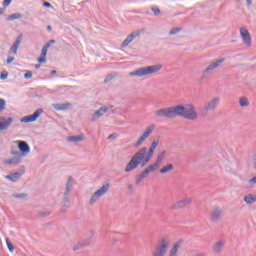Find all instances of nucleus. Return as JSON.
<instances>
[{"label": "nucleus", "mask_w": 256, "mask_h": 256, "mask_svg": "<svg viewBox=\"0 0 256 256\" xmlns=\"http://www.w3.org/2000/svg\"><path fill=\"white\" fill-rule=\"evenodd\" d=\"M21 41H23V34H20L13 45L10 47L8 51V55H17V51L19 50V46L21 45Z\"/></svg>", "instance_id": "nucleus-12"}, {"label": "nucleus", "mask_w": 256, "mask_h": 256, "mask_svg": "<svg viewBox=\"0 0 256 256\" xmlns=\"http://www.w3.org/2000/svg\"><path fill=\"white\" fill-rule=\"evenodd\" d=\"M34 67L35 69H39L41 67V64H36Z\"/></svg>", "instance_id": "nucleus-56"}, {"label": "nucleus", "mask_w": 256, "mask_h": 256, "mask_svg": "<svg viewBox=\"0 0 256 256\" xmlns=\"http://www.w3.org/2000/svg\"><path fill=\"white\" fill-rule=\"evenodd\" d=\"M13 61H15V57L8 55V58L6 60L7 65H11V63H13Z\"/></svg>", "instance_id": "nucleus-43"}, {"label": "nucleus", "mask_w": 256, "mask_h": 256, "mask_svg": "<svg viewBox=\"0 0 256 256\" xmlns=\"http://www.w3.org/2000/svg\"><path fill=\"white\" fill-rule=\"evenodd\" d=\"M135 37H137V35L135 34L128 35L127 38L122 42V47H127L129 43L133 42V39H135Z\"/></svg>", "instance_id": "nucleus-26"}, {"label": "nucleus", "mask_w": 256, "mask_h": 256, "mask_svg": "<svg viewBox=\"0 0 256 256\" xmlns=\"http://www.w3.org/2000/svg\"><path fill=\"white\" fill-rule=\"evenodd\" d=\"M21 175H23V174L19 173V172H15L10 175H7L6 179H8V181H11L12 183H17V181H19V179H21Z\"/></svg>", "instance_id": "nucleus-22"}, {"label": "nucleus", "mask_w": 256, "mask_h": 256, "mask_svg": "<svg viewBox=\"0 0 256 256\" xmlns=\"http://www.w3.org/2000/svg\"><path fill=\"white\" fill-rule=\"evenodd\" d=\"M154 153H155V150H150V148H149V149H147L146 155L153 157Z\"/></svg>", "instance_id": "nucleus-49"}, {"label": "nucleus", "mask_w": 256, "mask_h": 256, "mask_svg": "<svg viewBox=\"0 0 256 256\" xmlns=\"http://www.w3.org/2000/svg\"><path fill=\"white\" fill-rule=\"evenodd\" d=\"M240 35L245 45H247L248 47H251V34L249 33V30L245 28H241Z\"/></svg>", "instance_id": "nucleus-17"}, {"label": "nucleus", "mask_w": 256, "mask_h": 256, "mask_svg": "<svg viewBox=\"0 0 256 256\" xmlns=\"http://www.w3.org/2000/svg\"><path fill=\"white\" fill-rule=\"evenodd\" d=\"M64 203H69V192L67 191L64 193Z\"/></svg>", "instance_id": "nucleus-48"}, {"label": "nucleus", "mask_w": 256, "mask_h": 256, "mask_svg": "<svg viewBox=\"0 0 256 256\" xmlns=\"http://www.w3.org/2000/svg\"><path fill=\"white\" fill-rule=\"evenodd\" d=\"M38 63H47V58L46 56H41L37 58Z\"/></svg>", "instance_id": "nucleus-44"}, {"label": "nucleus", "mask_w": 256, "mask_h": 256, "mask_svg": "<svg viewBox=\"0 0 256 256\" xmlns=\"http://www.w3.org/2000/svg\"><path fill=\"white\" fill-rule=\"evenodd\" d=\"M220 219H221V208L215 206L212 208V211L210 212V221H212V223H219Z\"/></svg>", "instance_id": "nucleus-13"}, {"label": "nucleus", "mask_w": 256, "mask_h": 256, "mask_svg": "<svg viewBox=\"0 0 256 256\" xmlns=\"http://www.w3.org/2000/svg\"><path fill=\"white\" fill-rule=\"evenodd\" d=\"M113 79H115V75L109 74V75L106 76V78L104 79V83H109L110 81H113Z\"/></svg>", "instance_id": "nucleus-40"}, {"label": "nucleus", "mask_w": 256, "mask_h": 256, "mask_svg": "<svg viewBox=\"0 0 256 256\" xmlns=\"http://www.w3.org/2000/svg\"><path fill=\"white\" fill-rule=\"evenodd\" d=\"M249 183H251V185H255L256 184V176H254L253 178H251L249 180Z\"/></svg>", "instance_id": "nucleus-50"}, {"label": "nucleus", "mask_w": 256, "mask_h": 256, "mask_svg": "<svg viewBox=\"0 0 256 256\" xmlns=\"http://www.w3.org/2000/svg\"><path fill=\"white\" fill-rule=\"evenodd\" d=\"M55 111H67L71 107V103H62V104H52Z\"/></svg>", "instance_id": "nucleus-21"}, {"label": "nucleus", "mask_w": 256, "mask_h": 256, "mask_svg": "<svg viewBox=\"0 0 256 256\" xmlns=\"http://www.w3.org/2000/svg\"><path fill=\"white\" fill-rule=\"evenodd\" d=\"M181 245H183V239H179L177 242H175L173 247L179 251V249H181Z\"/></svg>", "instance_id": "nucleus-38"}, {"label": "nucleus", "mask_w": 256, "mask_h": 256, "mask_svg": "<svg viewBox=\"0 0 256 256\" xmlns=\"http://www.w3.org/2000/svg\"><path fill=\"white\" fill-rule=\"evenodd\" d=\"M5 105H6V102H5V99H0V112L1 111H4L5 109Z\"/></svg>", "instance_id": "nucleus-42"}, {"label": "nucleus", "mask_w": 256, "mask_h": 256, "mask_svg": "<svg viewBox=\"0 0 256 256\" xmlns=\"http://www.w3.org/2000/svg\"><path fill=\"white\" fill-rule=\"evenodd\" d=\"M160 69H163V66L161 64L145 66V67L138 68L133 72H130L129 76L130 77H145L147 75H153L155 73H159Z\"/></svg>", "instance_id": "nucleus-3"}, {"label": "nucleus", "mask_w": 256, "mask_h": 256, "mask_svg": "<svg viewBox=\"0 0 256 256\" xmlns=\"http://www.w3.org/2000/svg\"><path fill=\"white\" fill-rule=\"evenodd\" d=\"M48 49H49V44H46V45L43 46L42 51H41V56L42 57H47Z\"/></svg>", "instance_id": "nucleus-37"}, {"label": "nucleus", "mask_w": 256, "mask_h": 256, "mask_svg": "<svg viewBox=\"0 0 256 256\" xmlns=\"http://www.w3.org/2000/svg\"><path fill=\"white\" fill-rule=\"evenodd\" d=\"M43 113V109L39 108L37 109L32 115L25 116L21 118V123H35L36 120L41 117V114Z\"/></svg>", "instance_id": "nucleus-10"}, {"label": "nucleus", "mask_w": 256, "mask_h": 256, "mask_svg": "<svg viewBox=\"0 0 256 256\" xmlns=\"http://www.w3.org/2000/svg\"><path fill=\"white\" fill-rule=\"evenodd\" d=\"M219 102V97H214L211 100L207 101L200 109V115H202V117H205L207 114L215 112V109L219 107Z\"/></svg>", "instance_id": "nucleus-5"}, {"label": "nucleus", "mask_w": 256, "mask_h": 256, "mask_svg": "<svg viewBox=\"0 0 256 256\" xmlns=\"http://www.w3.org/2000/svg\"><path fill=\"white\" fill-rule=\"evenodd\" d=\"M117 137H119V135L117 133H113V134H110L108 136V139L109 140H115V139H117Z\"/></svg>", "instance_id": "nucleus-46"}, {"label": "nucleus", "mask_w": 256, "mask_h": 256, "mask_svg": "<svg viewBox=\"0 0 256 256\" xmlns=\"http://www.w3.org/2000/svg\"><path fill=\"white\" fill-rule=\"evenodd\" d=\"M151 11L154 13L155 17H159L161 15V9L157 6H151Z\"/></svg>", "instance_id": "nucleus-32"}, {"label": "nucleus", "mask_w": 256, "mask_h": 256, "mask_svg": "<svg viewBox=\"0 0 256 256\" xmlns=\"http://www.w3.org/2000/svg\"><path fill=\"white\" fill-rule=\"evenodd\" d=\"M47 31H53V28L51 26H47Z\"/></svg>", "instance_id": "nucleus-55"}, {"label": "nucleus", "mask_w": 256, "mask_h": 256, "mask_svg": "<svg viewBox=\"0 0 256 256\" xmlns=\"http://www.w3.org/2000/svg\"><path fill=\"white\" fill-rule=\"evenodd\" d=\"M128 189H133V184H129Z\"/></svg>", "instance_id": "nucleus-57"}, {"label": "nucleus", "mask_w": 256, "mask_h": 256, "mask_svg": "<svg viewBox=\"0 0 256 256\" xmlns=\"http://www.w3.org/2000/svg\"><path fill=\"white\" fill-rule=\"evenodd\" d=\"M167 251H169V239L162 237L156 243L152 256H165Z\"/></svg>", "instance_id": "nucleus-4"}, {"label": "nucleus", "mask_w": 256, "mask_h": 256, "mask_svg": "<svg viewBox=\"0 0 256 256\" xmlns=\"http://www.w3.org/2000/svg\"><path fill=\"white\" fill-rule=\"evenodd\" d=\"M221 63H225V58H220L218 60L212 61L208 65V67L203 71L201 80L203 81V79H207L209 77V73H211L212 71H215V69H217V67H220Z\"/></svg>", "instance_id": "nucleus-6"}, {"label": "nucleus", "mask_w": 256, "mask_h": 256, "mask_svg": "<svg viewBox=\"0 0 256 256\" xmlns=\"http://www.w3.org/2000/svg\"><path fill=\"white\" fill-rule=\"evenodd\" d=\"M16 144L18 145V149L20 151V152L18 151V155L25 158L26 155H29V153H31V147L26 141L17 140Z\"/></svg>", "instance_id": "nucleus-8"}, {"label": "nucleus", "mask_w": 256, "mask_h": 256, "mask_svg": "<svg viewBox=\"0 0 256 256\" xmlns=\"http://www.w3.org/2000/svg\"><path fill=\"white\" fill-rule=\"evenodd\" d=\"M240 107H249V99L247 97H242L239 100Z\"/></svg>", "instance_id": "nucleus-31"}, {"label": "nucleus", "mask_w": 256, "mask_h": 256, "mask_svg": "<svg viewBox=\"0 0 256 256\" xmlns=\"http://www.w3.org/2000/svg\"><path fill=\"white\" fill-rule=\"evenodd\" d=\"M181 27H176V28H172L170 31H169V35H177V33H179L181 31Z\"/></svg>", "instance_id": "nucleus-39"}, {"label": "nucleus", "mask_w": 256, "mask_h": 256, "mask_svg": "<svg viewBox=\"0 0 256 256\" xmlns=\"http://www.w3.org/2000/svg\"><path fill=\"white\" fill-rule=\"evenodd\" d=\"M11 123H13V118L9 117L8 119L1 116L0 117V131H5V129H9L11 126Z\"/></svg>", "instance_id": "nucleus-18"}, {"label": "nucleus", "mask_w": 256, "mask_h": 256, "mask_svg": "<svg viewBox=\"0 0 256 256\" xmlns=\"http://www.w3.org/2000/svg\"><path fill=\"white\" fill-rule=\"evenodd\" d=\"M12 197L14 199H27L28 194L27 193L12 194Z\"/></svg>", "instance_id": "nucleus-33"}, {"label": "nucleus", "mask_w": 256, "mask_h": 256, "mask_svg": "<svg viewBox=\"0 0 256 256\" xmlns=\"http://www.w3.org/2000/svg\"><path fill=\"white\" fill-rule=\"evenodd\" d=\"M159 145V140H153L149 149L152 151H155V149H157V146Z\"/></svg>", "instance_id": "nucleus-36"}, {"label": "nucleus", "mask_w": 256, "mask_h": 256, "mask_svg": "<svg viewBox=\"0 0 256 256\" xmlns=\"http://www.w3.org/2000/svg\"><path fill=\"white\" fill-rule=\"evenodd\" d=\"M179 250H176L173 246H172V248L170 249V255L169 256H175V255H177V252H178Z\"/></svg>", "instance_id": "nucleus-47"}, {"label": "nucleus", "mask_w": 256, "mask_h": 256, "mask_svg": "<svg viewBox=\"0 0 256 256\" xmlns=\"http://www.w3.org/2000/svg\"><path fill=\"white\" fill-rule=\"evenodd\" d=\"M156 117H164L165 119H175V117H182L189 121H196L197 111L192 104L176 105L168 108H161L154 112Z\"/></svg>", "instance_id": "nucleus-1"}, {"label": "nucleus", "mask_w": 256, "mask_h": 256, "mask_svg": "<svg viewBox=\"0 0 256 256\" xmlns=\"http://www.w3.org/2000/svg\"><path fill=\"white\" fill-rule=\"evenodd\" d=\"M6 245L10 253H13V251H15V246H13V243H11V240H9V238L6 239Z\"/></svg>", "instance_id": "nucleus-34"}, {"label": "nucleus", "mask_w": 256, "mask_h": 256, "mask_svg": "<svg viewBox=\"0 0 256 256\" xmlns=\"http://www.w3.org/2000/svg\"><path fill=\"white\" fill-rule=\"evenodd\" d=\"M167 155V151H162L158 156L154 164L150 165L154 171H157L158 167H161V164L163 163V160L165 159V156Z\"/></svg>", "instance_id": "nucleus-19"}, {"label": "nucleus", "mask_w": 256, "mask_h": 256, "mask_svg": "<svg viewBox=\"0 0 256 256\" xmlns=\"http://www.w3.org/2000/svg\"><path fill=\"white\" fill-rule=\"evenodd\" d=\"M169 171H173V164H167L162 169H160L161 175H165V173H169Z\"/></svg>", "instance_id": "nucleus-30"}, {"label": "nucleus", "mask_w": 256, "mask_h": 256, "mask_svg": "<svg viewBox=\"0 0 256 256\" xmlns=\"http://www.w3.org/2000/svg\"><path fill=\"white\" fill-rule=\"evenodd\" d=\"M7 77H9V72L7 71H2L0 74V79H2L3 81H5V79H7Z\"/></svg>", "instance_id": "nucleus-41"}, {"label": "nucleus", "mask_w": 256, "mask_h": 256, "mask_svg": "<svg viewBox=\"0 0 256 256\" xmlns=\"http://www.w3.org/2000/svg\"><path fill=\"white\" fill-rule=\"evenodd\" d=\"M13 158L9 159L6 163L8 165H19L23 161V156H20L19 151H12Z\"/></svg>", "instance_id": "nucleus-16"}, {"label": "nucleus", "mask_w": 256, "mask_h": 256, "mask_svg": "<svg viewBox=\"0 0 256 256\" xmlns=\"http://www.w3.org/2000/svg\"><path fill=\"white\" fill-rule=\"evenodd\" d=\"M33 77V72L28 71L24 74L25 79H31Z\"/></svg>", "instance_id": "nucleus-45"}, {"label": "nucleus", "mask_w": 256, "mask_h": 256, "mask_svg": "<svg viewBox=\"0 0 256 256\" xmlns=\"http://www.w3.org/2000/svg\"><path fill=\"white\" fill-rule=\"evenodd\" d=\"M247 5H251V3H253V0H246Z\"/></svg>", "instance_id": "nucleus-53"}, {"label": "nucleus", "mask_w": 256, "mask_h": 256, "mask_svg": "<svg viewBox=\"0 0 256 256\" xmlns=\"http://www.w3.org/2000/svg\"><path fill=\"white\" fill-rule=\"evenodd\" d=\"M225 240H220L215 243V245L212 248V251H214L217 255L221 253L222 249L225 247Z\"/></svg>", "instance_id": "nucleus-20"}, {"label": "nucleus", "mask_w": 256, "mask_h": 256, "mask_svg": "<svg viewBox=\"0 0 256 256\" xmlns=\"http://www.w3.org/2000/svg\"><path fill=\"white\" fill-rule=\"evenodd\" d=\"M244 201L247 205H254L256 203V195L248 194L244 197Z\"/></svg>", "instance_id": "nucleus-24"}, {"label": "nucleus", "mask_w": 256, "mask_h": 256, "mask_svg": "<svg viewBox=\"0 0 256 256\" xmlns=\"http://www.w3.org/2000/svg\"><path fill=\"white\" fill-rule=\"evenodd\" d=\"M21 17H23V15L21 13H14V14L9 15L6 18V21H15L17 19H21Z\"/></svg>", "instance_id": "nucleus-29"}, {"label": "nucleus", "mask_w": 256, "mask_h": 256, "mask_svg": "<svg viewBox=\"0 0 256 256\" xmlns=\"http://www.w3.org/2000/svg\"><path fill=\"white\" fill-rule=\"evenodd\" d=\"M155 131V125H150L147 127L146 131L143 132L142 136L138 139V141L134 144V147H141L142 143H145V139L149 137Z\"/></svg>", "instance_id": "nucleus-9"}, {"label": "nucleus", "mask_w": 256, "mask_h": 256, "mask_svg": "<svg viewBox=\"0 0 256 256\" xmlns=\"http://www.w3.org/2000/svg\"><path fill=\"white\" fill-rule=\"evenodd\" d=\"M67 141H70V143H81V141H83V136L82 135L69 136L67 138Z\"/></svg>", "instance_id": "nucleus-25"}, {"label": "nucleus", "mask_w": 256, "mask_h": 256, "mask_svg": "<svg viewBox=\"0 0 256 256\" xmlns=\"http://www.w3.org/2000/svg\"><path fill=\"white\" fill-rule=\"evenodd\" d=\"M107 111H109V107L107 106H102L99 110H96L92 117L90 118V121L95 122L97 121L100 117H103V115H105V113H107Z\"/></svg>", "instance_id": "nucleus-14"}, {"label": "nucleus", "mask_w": 256, "mask_h": 256, "mask_svg": "<svg viewBox=\"0 0 256 256\" xmlns=\"http://www.w3.org/2000/svg\"><path fill=\"white\" fill-rule=\"evenodd\" d=\"M155 171L150 165L146 167L135 179L136 185H140V183L143 181V179H146V177H149V173H153Z\"/></svg>", "instance_id": "nucleus-11"}, {"label": "nucleus", "mask_w": 256, "mask_h": 256, "mask_svg": "<svg viewBox=\"0 0 256 256\" xmlns=\"http://www.w3.org/2000/svg\"><path fill=\"white\" fill-rule=\"evenodd\" d=\"M151 159H153V157L147 154V147H142L132 156L124 171L125 173H131V171H135L139 165L141 167H145L147 163L151 161Z\"/></svg>", "instance_id": "nucleus-2"}, {"label": "nucleus", "mask_w": 256, "mask_h": 256, "mask_svg": "<svg viewBox=\"0 0 256 256\" xmlns=\"http://www.w3.org/2000/svg\"><path fill=\"white\" fill-rule=\"evenodd\" d=\"M72 190H73V177L69 176L66 183V192L71 193Z\"/></svg>", "instance_id": "nucleus-28"}, {"label": "nucleus", "mask_w": 256, "mask_h": 256, "mask_svg": "<svg viewBox=\"0 0 256 256\" xmlns=\"http://www.w3.org/2000/svg\"><path fill=\"white\" fill-rule=\"evenodd\" d=\"M109 187L110 184L106 183L104 184L100 189H98L91 197L90 199V204L94 205L95 203H97V199H99L100 197H103V195H105V193H107V191H109Z\"/></svg>", "instance_id": "nucleus-7"}, {"label": "nucleus", "mask_w": 256, "mask_h": 256, "mask_svg": "<svg viewBox=\"0 0 256 256\" xmlns=\"http://www.w3.org/2000/svg\"><path fill=\"white\" fill-rule=\"evenodd\" d=\"M51 215V212L49 210H41L38 212L39 217H49Z\"/></svg>", "instance_id": "nucleus-35"}, {"label": "nucleus", "mask_w": 256, "mask_h": 256, "mask_svg": "<svg viewBox=\"0 0 256 256\" xmlns=\"http://www.w3.org/2000/svg\"><path fill=\"white\" fill-rule=\"evenodd\" d=\"M11 1H13V0H4L2 2L3 8H0V15H4V13H6L7 7H9V5H11Z\"/></svg>", "instance_id": "nucleus-27"}, {"label": "nucleus", "mask_w": 256, "mask_h": 256, "mask_svg": "<svg viewBox=\"0 0 256 256\" xmlns=\"http://www.w3.org/2000/svg\"><path fill=\"white\" fill-rule=\"evenodd\" d=\"M43 7L49 8V7H51V3L43 2Z\"/></svg>", "instance_id": "nucleus-51"}, {"label": "nucleus", "mask_w": 256, "mask_h": 256, "mask_svg": "<svg viewBox=\"0 0 256 256\" xmlns=\"http://www.w3.org/2000/svg\"><path fill=\"white\" fill-rule=\"evenodd\" d=\"M91 243H93V237H90V239L84 241L83 243L74 246L73 251H79V249H82V247H89Z\"/></svg>", "instance_id": "nucleus-23"}, {"label": "nucleus", "mask_w": 256, "mask_h": 256, "mask_svg": "<svg viewBox=\"0 0 256 256\" xmlns=\"http://www.w3.org/2000/svg\"><path fill=\"white\" fill-rule=\"evenodd\" d=\"M55 43H56L55 40H50L49 42L46 43V45H49V47H51V45H53Z\"/></svg>", "instance_id": "nucleus-52"}, {"label": "nucleus", "mask_w": 256, "mask_h": 256, "mask_svg": "<svg viewBox=\"0 0 256 256\" xmlns=\"http://www.w3.org/2000/svg\"><path fill=\"white\" fill-rule=\"evenodd\" d=\"M193 203V200L191 198H186L184 200H180L173 204L171 206V209L177 210V209H183L184 207H187V205H191Z\"/></svg>", "instance_id": "nucleus-15"}, {"label": "nucleus", "mask_w": 256, "mask_h": 256, "mask_svg": "<svg viewBox=\"0 0 256 256\" xmlns=\"http://www.w3.org/2000/svg\"><path fill=\"white\" fill-rule=\"evenodd\" d=\"M57 74V70H52L51 71V75H56Z\"/></svg>", "instance_id": "nucleus-54"}]
</instances>
